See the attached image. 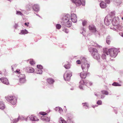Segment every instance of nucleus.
I'll return each mask as SVG.
<instances>
[{"instance_id":"1","label":"nucleus","mask_w":123,"mask_h":123,"mask_svg":"<svg viewBox=\"0 0 123 123\" xmlns=\"http://www.w3.org/2000/svg\"><path fill=\"white\" fill-rule=\"evenodd\" d=\"M6 98L8 102L12 105H14L16 103L17 98L14 96H7L6 97Z\"/></svg>"},{"instance_id":"2","label":"nucleus","mask_w":123,"mask_h":123,"mask_svg":"<svg viewBox=\"0 0 123 123\" xmlns=\"http://www.w3.org/2000/svg\"><path fill=\"white\" fill-rule=\"evenodd\" d=\"M110 55L112 58H115L117 54V50L116 49H111L108 50Z\"/></svg>"},{"instance_id":"3","label":"nucleus","mask_w":123,"mask_h":123,"mask_svg":"<svg viewBox=\"0 0 123 123\" xmlns=\"http://www.w3.org/2000/svg\"><path fill=\"white\" fill-rule=\"evenodd\" d=\"M72 73L69 71H67L66 72L64 76V78L65 80H69L70 79V77L71 76Z\"/></svg>"},{"instance_id":"4","label":"nucleus","mask_w":123,"mask_h":123,"mask_svg":"<svg viewBox=\"0 0 123 123\" xmlns=\"http://www.w3.org/2000/svg\"><path fill=\"white\" fill-rule=\"evenodd\" d=\"M90 66V65L86 63H84L81 65L83 71L86 72L88 71V68Z\"/></svg>"},{"instance_id":"5","label":"nucleus","mask_w":123,"mask_h":123,"mask_svg":"<svg viewBox=\"0 0 123 123\" xmlns=\"http://www.w3.org/2000/svg\"><path fill=\"white\" fill-rule=\"evenodd\" d=\"M19 77H20L19 81L20 84H22L26 82L25 76V74H21Z\"/></svg>"},{"instance_id":"6","label":"nucleus","mask_w":123,"mask_h":123,"mask_svg":"<svg viewBox=\"0 0 123 123\" xmlns=\"http://www.w3.org/2000/svg\"><path fill=\"white\" fill-rule=\"evenodd\" d=\"M109 52L108 49H103V51L101 56L102 58L104 59H105L106 58V55H108Z\"/></svg>"},{"instance_id":"7","label":"nucleus","mask_w":123,"mask_h":123,"mask_svg":"<svg viewBox=\"0 0 123 123\" xmlns=\"http://www.w3.org/2000/svg\"><path fill=\"white\" fill-rule=\"evenodd\" d=\"M71 19L72 22L74 23H75L77 21V16L74 14H72L71 15Z\"/></svg>"},{"instance_id":"8","label":"nucleus","mask_w":123,"mask_h":123,"mask_svg":"<svg viewBox=\"0 0 123 123\" xmlns=\"http://www.w3.org/2000/svg\"><path fill=\"white\" fill-rule=\"evenodd\" d=\"M70 16L69 14H67L64 16L62 19V21L63 22H65V21H67L69 20Z\"/></svg>"},{"instance_id":"9","label":"nucleus","mask_w":123,"mask_h":123,"mask_svg":"<svg viewBox=\"0 0 123 123\" xmlns=\"http://www.w3.org/2000/svg\"><path fill=\"white\" fill-rule=\"evenodd\" d=\"M0 80L3 83L5 84L8 85L9 84L8 80L6 78L2 77L0 78Z\"/></svg>"},{"instance_id":"10","label":"nucleus","mask_w":123,"mask_h":123,"mask_svg":"<svg viewBox=\"0 0 123 123\" xmlns=\"http://www.w3.org/2000/svg\"><path fill=\"white\" fill-rule=\"evenodd\" d=\"M92 55L94 58L97 60H98L100 58V55L98 52L95 53H92Z\"/></svg>"},{"instance_id":"11","label":"nucleus","mask_w":123,"mask_h":123,"mask_svg":"<svg viewBox=\"0 0 123 123\" xmlns=\"http://www.w3.org/2000/svg\"><path fill=\"white\" fill-rule=\"evenodd\" d=\"M72 0L73 2L77 6H80L82 4V0Z\"/></svg>"},{"instance_id":"12","label":"nucleus","mask_w":123,"mask_h":123,"mask_svg":"<svg viewBox=\"0 0 123 123\" xmlns=\"http://www.w3.org/2000/svg\"><path fill=\"white\" fill-rule=\"evenodd\" d=\"M63 23L66 26L68 27H70L72 25V23L69 20L67 21H65Z\"/></svg>"},{"instance_id":"13","label":"nucleus","mask_w":123,"mask_h":123,"mask_svg":"<svg viewBox=\"0 0 123 123\" xmlns=\"http://www.w3.org/2000/svg\"><path fill=\"white\" fill-rule=\"evenodd\" d=\"M47 82L49 84H52L55 82V80L52 78H49L47 79Z\"/></svg>"},{"instance_id":"14","label":"nucleus","mask_w":123,"mask_h":123,"mask_svg":"<svg viewBox=\"0 0 123 123\" xmlns=\"http://www.w3.org/2000/svg\"><path fill=\"white\" fill-rule=\"evenodd\" d=\"M79 88L81 89H83V86H82L84 84H86V83L85 82L84 80H81L80 82Z\"/></svg>"},{"instance_id":"15","label":"nucleus","mask_w":123,"mask_h":123,"mask_svg":"<svg viewBox=\"0 0 123 123\" xmlns=\"http://www.w3.org/2000/svg\"><path fill=\"white\" fill-rule=\"evenodd\" d=\"M26 70L28 72L30 73H32L34 71V69L31 67H27L26 68Z\"/></svg>"},{"instance_id":"16","label":"nucleus","mask_w":123,"mask_h":123,"mask_svg":"<svg viewBox=\"0 0 123 123\" xmlns=\"http://www.w3.org/2000/svg\"><path fill=\"white\" fill-rule=\"evenodd\" d=\"M41 118L43 121L48 122H49L50 121V117H48L44 116L42 117Z\"/></svg>"},{"instance_id":"17","label":"nucleus","mask_w":123,"mask_h":123,"mask_svg":"<svg viewBox=\"0 0 123 123\" xmlns=\"http://www.w3.org/2000/svg\"><path fill=\"white\" fill-rule=\"evenodd\" d=\"M86 73H84L83 71L80 73V75L81 78L85 79L86 76Z\"/></svg>"},{"instance_id":"18","label":"nucleus","mask_w":123,"mask_h":123,"mask_svg":"<svg viewBox=\"0 0 123 123\" xmlns=\"http://www.w3.org/2000/svg\"><path fill=\"white\" fill-rule=\"evenodd\" d=\"M89 29L90 30H92L93 32H96V31L95 26L93 25H90L89 27Z\"/></svg>"},{"instance_id":"19","label":"nucleus","mask_w":123,"mask_h":123,"mask_svg":"<svg viewBox=\"0 0 123 123\" xmlns=\"http://www.w3.org/2000/svg\"><path fill=\"white\" fill-rule=\"evenodd\" d=\"M89 50L90 52H92V53H95L98 52V50L95 48H90L89 49Z\"/></svg>"},{"instance_id":"20","label":"nucleus","mask_w":123,"mask_h":123,"mask_svg":"<svg viewBox=\"0 0 123 123\" xmlns=\"http://www.w3.org/2000/svg\"><path fill=\"white\" fill-rule=\"evenodd\" d=\"M100 6L101 7L103 8H106V4L103 1H101L100 3Z\"/></svg>"},{"instance_id":"21","label":"nucleus","mask_w":123,"mask_h":123,"mask_svg":"<svg viewBox=\"0 0 123 123\" xmlns=\"http://www.w3.org/2000/svg\"><path fill=\"white\" fill-rule=\"evenodd\" d=\"M118 22L116 20L115 18H114L112 21V23L113 25L117 26L118 25Z\"/></svg>"},{"instance_id":"22","label":"nucleus","mask_w":123,"mask_h":123,"mask_svg":"<svg viewBox=\"0 0 123 123\" xmlns=\"http://www.w3.org/2000/svg\"><path fill=\"white\" fill-rule=\"evenodd\" d=\"M104 22L105 24L107 25H109L110 24V22L107 18L105 17L104 19Z\"/></svg>"},{"instance_id":"23","label":"nucleus","mask_w":123,"mask_h":123,"mask_svg":"<svg viewBox=\"0 0 123 123\" xmlns=\"http://www.w3.org/2000/svg\"><path fill=\"white\" fill-rule=\"evenodd\" d=\"M33 10L36 12H37L39 10V7L37 5H34L33 6Z\"/></svg>"},{"instance_id":"24","label":"nucleus","mask_w":123,"mask_h":123,"mask_svg":"<svg viewBox=\"0 0 123 123\" xmlns=\"http://www.w3.org/2000/svg\"><path fill=\"white\" fill-rule=\"evenodd\" d=\"M5 108L4 105L2 102L0 101V109H4Z\"/></svg>"},{"instance_id":"25","label":"nucleus","mask_w":123,"mask_h":123,"mask_svg":"<svg viewBox=\"0 0 123 123\" xmlns=\"http://www.w3.org/2000/svg\"><path fill=\"white\" fill-rule=\"evenodd\" d=\"M30 118L31 120L32 121H36L39 120V119L35 116H31Z\"/></svg>"},{"instance_id":"26","label":"nucleus","mask_w":123,"mask_h":123,"mask_svg":"<svg viewBox=\"0 0 123 123\" xmlns=\"http://www.w3.org/2000/svg\"><path fill=\"white\" fill-rule=\"evenodd\" d=\"M112 85L113 86H121V85L118 83L116 82H114L112 84Z\"/></svg>"},{"instance_id":"27","label":"nucleus","mask_w":123,"mask_h":123,"mask_svg":"<svg viewBox=\"0 0 123 123\" xmlns=\"http://www.w3.org/2000/svg\"><path fill=\"white\" fill-rule=\"evenodd\" d=\"M21 33L22 34H25L28 33V32L26 30H25L21 31Z\"/></svg>"},{"instance_id":"28","label":"nucleus","mask_w":123,"mask_h":123,"mask_svg":"<svg viewBox=\"0 0 123 123\" xmlns=\"http://www.w3.org/2000/svg\"><path fill=\"white\" fill-rule=\"evenodd\" d=\"M101 92L102 94H104L106 95H107L108 94V92L106 91V90H103L101 91Z\"/></svg>"},{"instance_id":"29","label":"nucleus","mask_w":123,"mask_h":123,"mask_svg":"<svg viewBox=\"0 0 123 123\" xmlns=\"http://www.w3.org/2000/svg\"><path fill=\"white\" fill-rule=\"evenodd\" d=\"M64 67L66 69H69L70 67V64H68L64 65Z\"/></svg>"},{"instance_id":"30","label":"nucleus","mask_w":123,"mask_h":123,"mask_svg":"<svg viewBox=\"0 0 123 123\" xmlns=\"http://www.w3.org/2000/svg\"><path fill=\"white\" fill-rule=\"evenodd\" d=\"M30 64L32 65H33L35 64V62L32 59H31L30 62Z\"/></svg>"},{"instance_id":"31","label":"nucleus","mask_w":123,"mask_h":123,"mask_svg":"<svg viewBox=\"0 0 123 123\" xmlns=\"http://www.w3.org/2000/svg\"><path fill=\"white\" fill-rule=\"evenodd\" d=\"M20 118L19 117H18L17 118L13 119V123H16L19 120Z\"/></svg>"},{"instance_id":"32","label":"nucleus","mask_w":123,"mask_h":123,"mask_svg":"<svg viewBox=\"0 0 123 123\" xmlns=\"http://www.w3.org/2000/svg\"><path fill=\"white\" fill-rule=\"evenodd\" d=\"M81 61L82 62H84V63H86V58L85 57H83L81 59Z\"/></svg>"},{"instance_id":"33","label":"nucleus","mask_w":123,"mask_h":123,"mask_svg":"<svg viewBox=\"0 0 123 123\" xmlns=\"http://www.w3.org/2000/svg\"><path fill=\"white\" fill-rule=\"evenodd\" d=\"M60 120L62 123H67L66 121L64 120V119L62 118H60Z\"/></svg>"},{"instance_id":"34","label":"nucleus","mask_w":123,"mask_h":123,"mask_svg":"<svg viewBox=\"0 0 123 123\" xmlns=\"http://www.w3.org/2000/svg\"><path fill=\"white\" fill-rule=\"evenodd\" d=\"M41 69H37V73L39 74H42V71Z\"/></svg>"},{"instance_id":"35","label":"nucleus","mask_w":123,"mask_h":123,"mask_svg":"<svg viewBox=\"0 0 123 123\" xmlns=\"http://www.w3.org/2000/svg\"><path fill=\"white\" fill-rule=\"evenodd\" d=\"M39 114L43 115H46L47 114L46 112H40L39 113Z\"/></svg>"},{"instance_id":"36","label":"nucleus","mask_w":123,"mask_h":123,"mask_svg":"<svg viewBox=\"0 0 123 123\" xmlns=\"http://www.w3.org/2000/svg\"><path fill=\"white\" fill-rule=\"evenodd\" d=\"M61 27V25L59 24H57L56 25V28L58 29H60Z\"/></svg>"},{"instance_id":"37","label":"nucleus","mask_w":123,"mask_h":123,"mask_svg":"<svg viewBox=\"0 0 123 123\" xmlns=\"http://www.w3.org/2000/svg\"><path fill=\"white\" fill-rule=\"evenodd\" d=\"M97 103L98 105H101L102 104V102L101 101L99 100L97 101Z\"/></svg>"},{"instance_id":"38","label":"nucleus","mask_w":123,"mask_h":123,"mask_svg":"<svg viewBox=\"0 0 123 123\" xmlns=\"http://www.w3.org/2000/svg\"><path fill=\"white\" fill-rule=\"evenodd\" d=\"M37 67L38 69H42L43 68L42 66L40 65H37Z\"/></svg>"},{"instance_id":"39","label":"nucleus","mask_w":123,"mask_h":123,"mask_svg":"<svg viewBox=\"0 0 123 123\" xmlns=\"http://www.w3.org/2000/svg\"><path fill=\"white\" fill-rule=\"evenodd\" d=\"M87 23L86 21L84 20L82 22V24L83 26L85 25Z\"/></svg>"},{"instance_id":"40","label":"nucleus","mask_w":123,"mask_h":123,"mask_svg":"<svg viewBox=\"0 0 123 123\" xmlns=\"http://www.w3.org/2000/svg\"><path fill=\"white\" fill-rule=\"evenodd\" d=\"M106 42L108 44H110L111 43V41L109 39H107L106 40Z\"/></svg>"},{"instance_id":"41","label":"nucleus","mask_w":123,"mask_h":123,"mask_svg":"<svg viewBox=\"0 0 123 123\" xmlns=\"http://www.w3.org/2000/svg\"><path fill=\"white\" fill-rule=\"evenodd\" d=\"M17 14L18 15H21L22 14V13L20 11H17Z\"/></svg>"},{"instance_id":"42","label":"nucleus","mask_w":123,"mask_h":123,"mask_svg":"<svg viewBox=\"0 0 123 123\" xmlns=\"http://www.w3.org/2000/svg\"><path fill=\"white\" fill-rule=\"evenodd\" d=\"M76 62L78 64H80L81 63V61L79 60L76 61Z\"/></svg>"},{"instance_id":"43","label":"nucleus","mask_w":123,"mask_h":123,"mask_svg":"<svg viewBox=\"0 0 123 123\" xmlns=\"http://www.w3.org/2000/svg\"><path fill=\"white\" fill-rule=\"evenodd\" d=\"M105 1L107 3L109 4L110 3V0H105Z\"/></svg>"},{"instance_id":"44","label":"nucleus","mask_w":123,"mask_h":123,"mask_svg":"<svg viewBox=\"0 0 123 123\" xmlns=\"http://www.w3.org/2000/svg\"><path fill=\"white\" fill-rule=\"evenodd\" d=\"M20 70L18 69H17L15 72H17L18 73H20Z\"/></svg>"},{"instance_id":"45","label":"nucleus","mask_w":123,"mask_h":123,"mask_svg":"<svg viewBox=\"0 0 123 123\" xmlns=\"http://www.w3.org/2000/svg\"><path fill=\"white\" fill-rule=\"evenodd\" d=\"M64 31V32L66 33H68V30L67 29H65Z\"/></svg>"},{"instance_id":"46","label":"nucleus","mask_w":123,"mask_h":123,"mask_svg":"<svg viewBox=\"0 0 123 123\" xmlns=\"http://www.w3.org/2000/svg\"><path fill=\"white\" fill-rule=\"evenodd\" d=\"M29 23H25V25L27 26L28 27L29 26Z\"/></svg>"},{"instance_id":"47","label":"nucleus","mask_w":123,"mask_h":123,"mask_svg":"<svg viewBox=\"0 0 123 123\" xmlns=\"http://www.w3.org/2000/svg\"><path fill=\"white\" fill-rule=\"evenodd\" d=\"M84 104L83 105L84 106H86L87 107V103H85L84 104Z\"/></svg>"},{"instance_id":"48","label":"nucleus","mask_w":123,"mask_h":123,"mask_svg":"<svg viewBox=\"0 0 123 123\" xmlns=\"http://www.w3.org/2000/svg\"><path fill=\"white\" fill-rule=\"evenodd\" d=\"M105 96H104V95H102L101 96V98H104V97Z\"/></svg>"},{"instance_id":"49","label":"nucleus","mask_w":123,"mask_h":123,"mask_svg":"<svg viewBox=\"0 0 123 123\" xmlns=\"http://www.w3.org/2000/svg\"><path fill=\"white\" fill-rule=\"evenodd\" d=\"M99 92H98L97 93H95V94L96 96H98V94Z\"/></svg>"},{"instance_id":"50","label":"nucleus","mask_w":123,"mask_h":123,"mask_svg":"<svg viewBox=\"0 0 123 123\" xmlns=\"http://www.w3.org/2000/svg\"><path fill=\"white\" fill-rule=\"evenodd\" d=\"M97 47H99V48H102V47L100 46L97 45Z\"/></svg>"},{"instance_id":"51","label":"nucleus","mask_w":123,"mask_h":123,"mask_svg":"<svg viewBox=\"0 0 123 123\" xmlns=\"http://www.w3.org/2000/svg\"><path fill=\"white\" fill-rule=\"evenodd\" d=\"M122 36L123 37V33L122 34Z\"/></svg>"},{"instance_id":"52","label":"nucleus","mask_w":123,"mask_h":123,"mask_svg":"<svg viewBox=\"0 0 123 123\" xmlns=\"http://www.w3.org/2000/svg\"><path fill=\"white\" fill-rule=\"evenodd\" d=\"M12 69H13V68H12Z\"/></svg>"},{"instance_id":"53","label":"nucleus","mask_w":123,"mask_h":123,"mask_svg":"<svg viewBox=\"0 0 123 123\" xmlns=\"http://www.w3.org/2000/svg\"><path fill=\"white\" fill-rule=\"evenodd\" d=\"M92 83H91V85H92Z\"/></svg>"},{"instance_id":"54","label":"nucleus","mask_w":123,"mask_h":123,"mask_svg":"<svg viewBox=\"0 0 123 123\" xmlns=\"http://www.w3.org/2000/svg\"><path fill=\"white\" fill-rule=\"evenodd\" d=\"M93 107V108H94V107Z\"/></svg>"}]
</instances>
